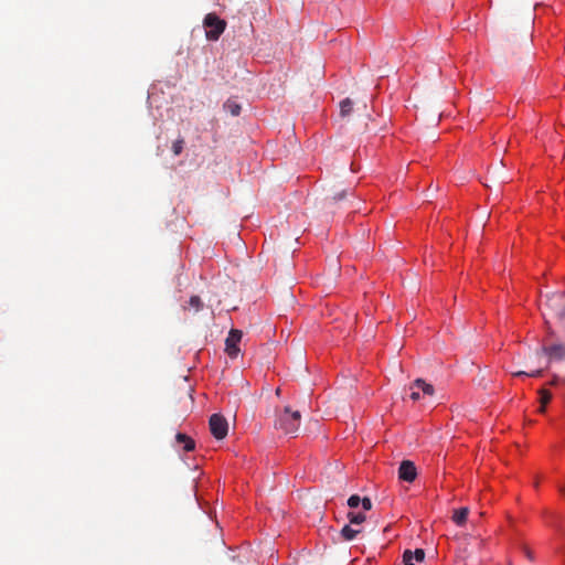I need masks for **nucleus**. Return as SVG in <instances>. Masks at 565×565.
<instances>
[{"mask_svg":"<svg viewBox=\"0 0 565 565\" xmlns=\"http://www.w3.org/2000/svg\"><path fill=\"white\" fill-rule=\"evenodd\" d=\"M301 415L298 411H291L286 406L281 413L277 415L275 428L282 430L287 435H294L300 426Z\"/></svg>","mask_w":565,"mask_h":565,"instance_id":"1","label":"nucleus"},{"mask_svg":"<svg viewBox=\"0 0 565 565\" xmlns=\"http://www.w3.org/2000/svg\"><path fill=\"white\" fill-rule=\"evenodd\" d=\"M206 30L205 35L210 41H217L225 31L226 22L220 19L215 13H207L203 20Z\"/></svg>","mask_w":565,"mask_h":565,"instance_id":"2","label":"nucleus"},{"mask_svg":"<svg viewBox=\"0 0 565 565\" xmlns=\"http://www.w3.org/2000/svg\"><path fill=\"white\" fill-rule=\"evenodd\" d=\"M211 434L216 439H223L228 431V424L226 418L221 414H213L209 420Z\"/></svg>","mask_w":565,"mask_h":565,"instance_id":"3","label":"nucleus"},{"mask_svg":"<svg viewBox=\"0 0 565 565\" xmlns=\"http://www.w3.org/2000/svg\"><path fill=\"white\" fill-rule=\"evenodd\" d=\"M565 299V291L553 292L546 295V305L555 311L558 319H565V306H562Z\"/></svg>","mask_w":565,"mask_h":565,"instance_id":"4","label":"nucleus"},{"mask_svg":"<svg viewBox=\"0 0 565 565\" xmlns=\"http://www.w3.org/2000/svg\"><path fill=\"white\" fill-rule=\"evenodd\" d=\"M409 397L415 402L420 398L422 393L424 395L431 396L434 395L435 392L434 386L431 384L426 383L422 379H417L416 381H414V383H412V385L409 386Z\"/></svg>","mask_w":565,"mask_h":565,"instance_id":"5","label":"nucleus"},{"mask_svg":"<svg viewBox=\"0 0 565 565\" xmlns=\"http://www.w3.org/2000/svg\"><path fill=\"white\" fill-rule=\"evenodd\" d=\"M242 339V331L237 329H232L225 340V351L231 358H236L239 349L237 348V344L239 343Z\"/></svg>","mask_w":565,"mask_h":565,"instance_id":"6","label":"nucleus"},{"mask_svg":"<svg viewBox=\"0 0 565 565\" xmlns=\"http://www.w3.org/2000/svg\"><path fill=\"white\" fill-rule=\"evenodd\" d=\"M417 477V469L413 461L403 460L398 468V478L406 482H413Z\"/></svg>","mask_w":565,"mask_h":565,"instance_id":"7","label":"nucleus"},{"mask_svg":"<svg viewBox=\"0 0 565 565\" xmlns=\"http://www.w3.org/2000/svg\"><path fill=\"white\" fill-rule=\"evenodd\" d=\"M539 353H544L548 355L550 360L562 361L565 359V345L564 344H553L551 347H542Z\"/></svg>","mask_w":565,"mask_h":565,"instance_id":"8","label":"nucleus"},{"mask_svg":"<svg viewBox=\"0 0 565 565\" xmlns=\"http://www.w3.org/2000/svg\"><path fill=\"white\" fill-rule=\"evenodd\" d=\"M361 532H362V530H361L360 527L354 526V525H351V524H345V525L342 527V530H341L340 534H341V536H342V539H343L344 541H352V540H354V539L358 536V534H360Z\"/></svg>","mask_w":565,"mask_h":565,"instance_id":"9","label":"nucleus"},{"mask_svg":"<svg viewBox=\"0 0 565 565\" xmlns=\"http://www.w3.org/2000/svg\"><path fill=\"white\" fill-rule=\"evenodd\" d=\"M175 440L178 444L183 446V449L185 451H192L195 448L194 440L185 434L178 433L175 436Z\"/></svg>","mask_w":565,"mask_h":565,"instance_id":"10","label":"nucleus"},{"mask_svg":"<svg viewBox=\"0 0 565 565\" xmlns=\"http://www.w3.org/2000/svg\"><path fill=\"white\" fill-rule=\"evenodd\" d=\"M468 514H469V509L467 507H463V508H460V509H457V510L454 511L451 520L457 525L460 526V525H463L466 523Z\"/></svg>","mask_w":565,"mask_h":565,"instance_id":"11","label":"nucleus"},{"mask_svg":"<svg viewBox=\"0 0 565 565\" xmlns=\"http://www.w3.org/2000/svg\"><path fill=\"white\" fill-rule=\"evenodd\" d=\"M347 516L349 519V524L354 526H360L366 520L365 514L361 512H349Z\"/></svg>","mask_w":565,"mask_h":565,"instance_id":"12","label":"nucleus"},{"mask_svg":"<svg viewBox=\"0 0 565 565\" xmlns=\"http://www.w3.org/2000/svg\"><path fill=\"white\" fill-rule=\"evenodd\" d=\"M224 109L226 111H228L231 115L233 116H238L241 114V105L236 102V100H233V99H228L225 104H224Z\"/></svg>","mask_w":565,"mask_h":565,"instance_id":"13","label":"nucleus"},{"mask_svg":"<svg viewBox=\"0 0 565 565\" xmlns=\"http://www.w3.org/2000/svg\"><path fill=\"white\" fill-rule=\"evenodd\" d=\"M353 109V103L350 98H345L340 103V115L341 117H348Z\"/></svg>","mask_w":565,"mask_h":565,"instance_id":"14","label":"nucleus"},{"mask_svg":"<svg viewBox=\"0 0 565 565\" xmlns=\"http://www.w3.org/2000/svg\"><path fill=\"white\" fill-rule=\"evenodd\" d=\"M539 394H540V402H541L540 412L544 413L546 404H548L550 401L552 399V394H551V392H548L547 390H544V388L540 390Z\"/></svg>","mask_w":565,"mask_h":565,"instance_id":"15","label":"nucleus"},{"mask_svg":"<svg viewBox=\"0 0 565 565\" xmlns=\"http://www.w3.org/2000/svg\"><path fill=\"white\" fill-rule=\"evenodd\" d=\"M189 306L198 312L203 308V301L199 296H192L189 300Z\"/></svg>","mask_w":565,"mask_h":565,"instance_id":"16","label":"nucleus"},{"mask_svg":"<svg viewBox=\"0 0 565 565\" xmlns=\"http://www.w3.org/2000/svg\"><path fill=\"white\" fill-rule=\"evenodd\" d=\"M183 147H184V139L183 138L177 139L172 143V152H173V154L174 156H179L182 152Z\"/></svg>","mask_w":565,"mask_h":565,"instance_id":"17","label":"nucleus"},{"mask_svg":"<svg viewBox=\"0 0 565 565\" xmlns=\"http://www.w3.org/2000/svg\"><path fill=\"white\" fill-rule=\"evenodd\" d=\"M542 374H543L542 369H539V370H535L532 372L518 371V372L513 373L514 376H532V377H537V376H541Z\"/></svg>","mask_w":565,"mask_h":565,"instance_id":"18","label":"nucleus"},{"mask_svg":"<svg viewBox=\"0 0 565 565\" xmlns=\"http://www.w3.org/2000/svg\"><path fill=\"white\" fill-rule=\"evenodd\" d=\"M360 502H361V498L358 495V494H352L349 499H348V505L351 508V509H355L360 505Z\"/></svg>","mask_w":565,"mask_h":565,"instance_id":"19","label":"nucleus"},{"mask_svg":"<svg viewBox=\"0 0 565 565\" xmlns=\"http://www.w3.org/2000/svg\"><path fill=\"white\" fill-rule=\"evenodd\" d=\"M412 558L416 562H423L425 558V552L423 548H416L414 552H412Z\"/></svg>","mask_w":565,"mask_h":565,"instance_id":"20","label":"nucleus"},{"mask_svg":"<svg viewBox=\"0 0 565 565\" xmlns=\"http://www.w3.org/2000/svg\"><path fill=\"white\" fill-rule=\"evenodd\" d=\"M415 562L413 558H412V551L411 550H406L404 551L403 553V564L404 565H415Z\"/></svg>","mask_w":565,"mask_h":565,"instance_id":"21","label":"nucleus"},{"mask_svg":"<svg viewBox=\"0 0 565 565\" xmlns=\"http://www.w3.org/2000/svg\"><path fill=\"white\" fill-rule=\"evenodd\" d=\"M360 504H362V508L364 511H370L372 509V501L367 497H364L363 499H361Z\"/></svg>","mask_w":565,"mask_h":565,"instance_id":"22","label":"nucleus"},{"mask_svg":"<svg viewBox=\"0 0 565 565\" xmlns=\"http://www.w3.org/2000/svg\"><path fill=\"white\" fill-rule=\"evenodd\" d=\"M345 195H347V191H345V190H342L341 192H339V193L334 194V195L331 198V200H332V202H334V203H335V202H338V201H340V200L344 199V198H345Z\"/></svg>","mask_w":565,"mask_h":565,"instance_id":"23","label":"nucleus"},{"mask_svg":"<svg viewBox=\"0 0 565 565\" xmlns=\"http://www.w3.org/2000/svg\"><path fill=\"white\" fill-rule=\"evenodd\" d=\"M523 550H524V554L526 555V557L532 561L533 559L532 552L527 547H524Z\"/></svg>","mask_w":565,"mask_h":565,"instance_id":"24","label":"nucleus"},{"mask_svg":"<svg viewBox=\"0 0 565 565\" xmlns=\"http://www.w3.org/2000/svg\"><path fill=\"white\" fill-rule=\"evenodd\" d=\"M559 381V377L557 375H554L553 380L551 381V385H556Z\"/></svg>","mask_w":565,"mask_h":565,"instance_id":"25","label":"nucleus"},{"mask_svg":"<svg viewBox=\"0 0 565 565\" xmlns=\"http://www.w3.org/2000/svg\"><path fill=\"white\" fill-rule=\"evenodd\" d=\"M559 492L565 495V484L559 487Z\"/></svg>","mask_w":565,"mask_h":565,"instance_id":"26","label":"nucleus"},{"mask_svg":"<svg viewBox=\"0 0 565 565\" xmlns=\"http://www.w3.org/2000/svg\"><path fill=\"white\" fill-rule=\"evenodd\" d=\"M280 393H281V390L278 387V388L276 390V395H278V396H279V395H280Z\"/></svg>","mask_w":565,"mask_h":565,"instance_id":"27","label":"nucleus"},{"mask_svg":"<svg viewBox=\"0 0 565 565\" xmlns=\"http://www.w3.org/2000/svg\"><path fill=\"white\" fill-rule=\"evenodd\" d=\"M564 382H565V379H564Z\"/></svg>","mask_w":565,"mask_h":565,"instance_id":"28","label":"nucleus"}]
</instances>
